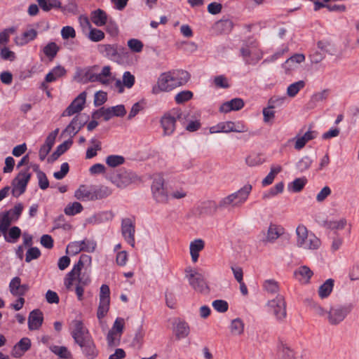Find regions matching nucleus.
Instances as JSON below:
<instances>
[{
  "mask_svg": "<svg viewBox=\"0 0 359 359\" xmlns=\"http://www.w3.org/2000/svg\"><path fill=\"white\" fill-rule=\"evenodd\" d=\"M72 324L74 328L71 335L74 342L80 347L83 355L87 359H95L99 355V350L88 329L81 320H74Z\"/></svg>",
  "mask_w": 359,
  "mask_h": 359,
  "instance_id": "obj_1",
  "label": "nucleus"
},
{
  "mask_svg": "<svg viewBox=\"0 0 359 359\" xmlns=\"http://www.w3.org/2000/svg\"><path fill=\"white\" fill-rule=\"evenodd\" d=\"M189 116L182 111L180 108H174L168 114H165L161 120V126L163 128L164 134L170 135L175 130V123L177 121L184 125V120H187Z\"/></svg>",
  "mask_w": 359,
  "mask_h": 359,
  "instance_id": "obj_2",
  "label": "nucleus"
},
{
  "mask_svg": "<svg viewBox=\"0 0 359 359\" xmlns=\"http://www.w3.org/2000/svg\"><path fill=\"white\" fill-rule=\"evenodd\" d=\"M252 191V185L247 184L237 191L232 193L219 201V206L238 207L243 204L248 199Z\"/></svg>",
  "mask_w": 359,
  "mask_h": 359,
  "instance_id": "obj_3",
  "label": "nucleus"
},
{
  "mask_svg": "<svg viewBox=\"0 0 359 359\" xmlns=\"http://www.w3.org/2000/svg\"><path fill=\"white\" fill-rule=\"evenodd\" d=\"M186 278L194 290L201 293H208L209 287L204 276L196 271L189 267L185 269Z\"/></svg>",
  "mask_w": 359,
  "mask_h": 359,
  "instance_id": "obj_4",
  "label": "nucleus"
},
{
  "mask_svg": "<svg viewBox=\"0 0 359 359\" xmlns=\"http://www.w3.org/2000/svg\"><path fill=\"white\" fill-rule=\"evenodd\" d=\"M248 131L247 126L241 121H226L220 122L216 126L210 128V133H225L230 132L235 133H245Z\"/></svg>",
  "mask_w": 359,
  "mask_h": 359,
  "instance_id": "obj_5",
  "label": "nucleus"
},
{
  "mask_svg": "<svg viewBox=\"0 0 359 359\" xmlns=\"http://www.w3.org/2000/svg\"><path fill=\"white\" fill-rule=\"evenodd\" d=\"M351 312V307L344 305H337L330 308L327 313V320L332 325L341 323Z\"/></svg>",
  "mask_w": 359,
  "mask_h": 359,
  "instance_id": "obj_6",
  "label": "nucleus"
},
{
  "mask_svg": "<svg viewBox=\"0 0 359 359\" xmlns=\"http://www.w3.org/2000/svg\"><path fill=\"white\" fill-rule=\"evenodd\" d=\"M29 167L25 170H22L18 175L13 180L12 185L13 189L12 191L14 196H19L25 193L27 185L31 178V173L29 172Z\"/></svg>",
  "mask_w": 359,
  "mask_h": 359,
  "instance_id": "obj_7",
  "label": "nucleus"
},
{
  "mask_svg": "<svg viewBox=\"0 0 359 359\" xmlns=\"http://www.w3.org/2000/svg\"><path fill=\"white\" fill-rule=\"evenodd\" d=\"M153 197L157 203H165L168 201V193L164 186V179L161 175L154 177L151 184Z\"/></svg>",
  "mask_w": 359,
  "mask_h": 359,
  "instance_id": "obj_8",
  "label": "nucleus"
},
{
  "mask_svg": "<svg viewBox=\"0 0 359 359\" xmlns=\"http://www.w3.org/2000/svg\"><path fill=\"white\" fill-rule=\"evenodd\" d=\"M99 300L97 317L100 320L107 315L109 309L110 289L107 285L103 284L100 287Z\"/></svg>",
  "mask_w": 359,
  "mask_h": 359,
  "instance_id": "obj_9",
  "label": "nucleus"
},
{
  "mask_svg": "<svg viewBox=\"0 0 359 359\" xmlns=\"http://www.w3.org/2000/svg\"><path fill=\"white\" fill-rule=\"evenodd\" d=\"M269 311L278 321H283L287 316L286 304L285 299L281 295H278L275 299L268 302Z\"/></svg>",
  "mask_w": 359,
  "mask_h": 359,
  "instance_id": "obj_10",
  "label": "nucleus"
},
{
  "mask_svg": "<svg viewBox=\"0 0 359 359\" xmlns=\"http://www.w3.org/2000/svg\"><path fill=\"white\" fill-rule=\"evenodd\" d=\"M172 76L169 72L163 73L159 76L157 83L152 88V93L157 95L161 92H168L175 88Z\"/></svg>",
  "mask_w": 359,
  "mask_h": 359,
  "instance_id": "obj_11",
  "label": "nucleus"
},
{
  "mask_svg": "<svg viewBox=\"0 0 359 359\" xmlns=\"http://www.w3.org/2000/svg\"><path fill=\"white\" fill-rule=\"evenodd\" d=\"M97 48L104 57L114 61H118L121 58V52L124 50L117 44H100Z\"/></svg>",
  "mask_w": 359,
  "mask_h": 359,
  "instance_id": "obj_12",
  "label": "nucleus"
},
{
  "mask_svg": "<svg viewBox=\"0 0 359 359\" xmlns=\"http://www.w3.org/2000/svg\"><path fill=\"white\" fill-rule=\"evenodd\" d=\"M121 232L126 242L132 247L135 246V222L130 218H125L121 222Z\"/></svg>",
  "mask_w": 359,
  "mask_h": 359,
  "instance_id": "obj_13",
  "label": "nucleus"
},
{
  "mask_svg": "<svg viewBox=\"0 0 359 359\" xmlns=\"http://www.w3.org/2000/svg\"><path fill=\"white\" fill-rule=\"evenodd\" d=\"M86 93H81L62 112V116H70L80 112L84 107Z\"/></svg>",
  "mask_w": 359,
  "mask_h": 359,
  "instance_id": "obj_14",
  "label": "nucleus"
},
{
  "mask_svg": "<svg viewBox=\"0 0 359 359\" xmlns=\"http://www.w3.org/2000/svg\"><path fill=\"white\" fill-rule=\"evenodd\" d=\"M285 229L278 224H270L267 232L265 235V233L262 231L264 236H265L261 241L264 243H273L280 236L284 234Z\"/></svg>",
  "mask_w": 359,
  "mask_h": 359,
  "instance_id": "obj_15",
  "label": "nucleus"
},
{
  "mask_svg": "<svg viewBox=\"0 0 359 359\" xmlns=\"http://www.w3.org/2000/svg\"><path fill=\"white\" fill-rule=\"evenodd\" d=\"M81 115L74 116L69 124L62 131V135L67 134L72 137L74 136L87 121L86 118L81 120Z\"/></svg>",
  "mask_w": 359,
  "mask_h": 359,
  "instance_id": "obj_16",
  "label": "nucleus"
},
{
  "mask_svg": "<svg viewBox=\"0 0 359 359\" xmlns=\"http://www.w3.org/2000/svg\"><path fill=\"white\" fill-rule=\"evenodd\" d=\"M74 197L82 201H93V186L80 185L74 192Z\"/></svg>",
  "mask_w": 359,
  "mask_h": 359,
  "instance_id": "obj_17",
  "label": "nucleus"
},
{
  "mask_svg": "<svg viewBox=\"0 0 359 359\" xmlns=\"http://www.w3.org/2000/svg\"><path fill=\"white\" fill-rule=\"evenodd\" d=\"M43 322V313L39 309H34L29 313L28 327L30 330H39Z\"/></svg>",
  "mask_w": 359,
  "mask_h": 359,
  "instance_id": "obj_18",
  "label": "nucleus"
},
{
  "mask_svg": "<svg viewBox=\"0 0 359 359\" xmlns=\"http://www.w3.org/2000/svg\"><path fill=\"white\" fill-rule=\"evenodd\" d=\"M171 74V79H172L175 88L182 86L187 83L190 79V74L188 72L182 69H177L173 72H170Z\"/></svg>",
  "mask_w": 359,
  "mask_h": 359,
  "instance_id": "obj_19",
  "label": "nucleus"
},
{
  "mask_svg": "<svg viewBox=\"0 0 359 359\" xmlns=\"http://www.w3.org/2000/svg\"><path fill=\"white\" fill-rule=\"evenodd\" d=\"M313 275V271L305 265L299 266L294 271V278L303 284H308Z\"/></svg>",
  "mask_w": 359,
  "mask_h": 359,
  "instance_id": "obj_20",
  "label": "nucleus"
},
{
  "mask_svg": "<svg viewBox=\"0 0 359 359\" xmlns=\"http://www.w3.org/2000/svg\"><path fill=\"white\" fill-rule=\"evenodd\" d=\"M244 107V102L241 98H233L223 103L219 107V111L228 113L231 111H238Z\"/></svg>",
  "mask_w": 359,
  "mask_h": 359,
  "instance_id": "obj_21",
  "label": "nucleus"
},
{
  "mask_svg": "<svg viewBox=\"0 0 359 359\" xmlns=\"http://www.w3.org/2000/svg\"><path fill=\"white\" fill-rule=\"evenodd\" d=\"M38 36V32L34 29H29L25 31L20 36H16L15 42L18 46H24L34 41Z\"/></svg>",
  "mask_w": 359,
  "mask_h": 359,
  "instance_id": "obj_22",
  "label": "nucleus"
},
{
  "mask_svg": "<svg viewBox=\"0 0 359 359\" xmlns=\"http://www.w3.org/2000/svg\"><path fill=\"white\" fill-rule=\"evenodd\" d=\"M73 144V141L69 139L58 145L55 151L48 158V163L55 161L61 155L65 153Z\"/></svg>",
  "mask_w": 359,
  "mask_h": 359,
  "instance_id": "obj_23",
  "label": "nucleus"
},
{
  "mask_svg": "<svg viewBox=\"0 0 359 359\" xmlns=\"http://www.w3.org/2000/svg\"><path fill=\"white\" fill-rule=\"evenodd\" d=\"M316 133L315 131L308 130L302 136L297 135L294 138V140H295L294 149L297 150H300L302 148H304V146L306 145V144L309 140H313L314 138H316Z\"/></svg>",
  "mask_w": 359,
  "mask_h": 359,
  "instance_id": "obj_24",
  "label": "nucleus"
},
{
  "mask_svg": "<svg viewBox=\"0 0 359 359\" xmlns=\"http://www.w3.org/2000/svg\"><path fill=\"white\" fill-rule=\"evenodd\" d=\"M305 60V56L303 54L296 53L288 58L285 63L283 64V68L286 72H290L296 67L297 64H300Z\"/></svg>",
  "mask_w": 359,
  "mask_h": 359,
  "instance_id": "obj_25",
  "label": "nucleus"
},
{
  "mask_svg": "<svg viewBox=\"0 0 359 359\" xmlns=\"http://www.w3.org/2000/svg\"><path fill=\"white\" fill-rule=\"evenodd\" d=\"M91 20L96 26L102 27L107 23L108 16L104 10L98 8L91 13Z\"/></svg>",
  "mask_w": 359,
  "mask_h": 359,
  "instance_id": "obj_26",
  "label": "nucleus"
},
{
  "mask_svg": "<svg viewBox=\"0 0 359 359\" xmlns=\"http://www.w3.org/2000/svg\"><path fill=\"white\" fill-rule=\"evenodd\" d=\"M233 27V23L231 20L222 19L215 23L213 29L217 34H227L232 30Z\"/></svg>",
  "mask_w": 359,
  "mask_h": 359,
  "instance_id": "obj_27",
  "label": "nucleus"
},
{
  "mask_svg": "<svg viewBox=\"0 0 359 359\" xmlns=\"http://www.w3.org/2000/svg\"><path fill=\"white\" fill-rule=\"evenodd\" d=\"M31 347V341L27 337L21 339L13 348V355L15 357L20 356L23 353L28 351Z\"/></svg>",
  "mask_w": 359,
  "mask_h": 359,
  "instance_id": "obj_28",
  "label": "nucleus"
},
{
  "mask_svg": "<svg viewBox=\"0 0 359 359\" xmlns=\"http://www.w3.org/2000/svg\"><path fill=\"white\" fill-rule=\"evenodd\" d=\"M91 262V257L83 254L81 255L79 261L76 264H75L73 266V269L69 272V276H78L81 274V269H83L85 263H90Z\"/></svg>",
  "mask_w": 359,
  "mask_h": 359,
  "instance_id": "obj_29",
  "label": "nucleus"
},
{
  "mask_svg": "<svg viewBox=\"0 0 359 359\" xmlns=\"http://www.w3.org/2000/svg\"><path fill=\"white\" fill-rule=\"evenodd\" d=\"M66 69L61 65L53 68L46 76L45 82L50 83L63 76L66 74Z\"/></svg>",
  "mask_w": 359,
  "mask_h": 359,
  "instance_id": "obj_30",
  "label": "nucleus"
},
{
  "mask_svg": "<svg viewBox=\"0 0 359 359\" xmlns=\"http://www.w3.org/2000/svg\"><path fill=\"white\" fill-rule=\"evenodd\" d=\"M94 201L105 198L112 194V189L107 186H93Z\"/></svg>",
  "mask_w": 359,
  "mask_h": 359,
  "instance_id": "obj_31",
  "label": "nucleus"
},
{
  "mask_svg": "<svg viewBox=\"0 0 359 359\" xmlns=\"http://www.w3.org/2000/svg\"><path fill=\"white\" fill-rule=\"evenodd\" d=\"M296 234H297V246L298 248H302L305 243V241L307 239L309 236V233L306 227L303 224H299L296 229Z\"/></svg>",
  "mask_w": 359,
  "mask_h": 359,
  "instance_id": "obj_32",
  "label": "nucleus"
},
{
  "mask_svg": "<svg viewBox=\"0 0 359 359\" xmlns=\"http://www.w3.org/2000/svg\"><path fill=\"white\" fill-rule=\"evenodd\" d=\"M320 245V240L315 234L310 233L302 248L313 250L318 249Z\"/></svg>",
  "mask_w": 359,
  "mask_h": 359,
  "instance_id": "obj_33",
  "label": "nucleus"
},
{
  "mask_svg": "<svg viewBox=\"0 0 359 359\" xmlns=\"http://www.w3.org/2000/svg\"><path fill=\"white\" fill-rule=\"evenodd\" d=\"M334 282L333 279L329 278L319 287L318 294L321 299L326 298L330 294L334 287Z\"/></svg>",
  "mask_w": 359,
  "mask_h": 359,
  "instance_id": "obj_34",
  "label": "nucleus"
},
{
  "mask_svg": "<svg viewBox=\"0 0 359 359\" xmlns=\"http://www.w3.org/2000/svg\"><path fill=\"white\" fill-rule=\"evenodd\" d=\"M188 114L189 118L187 120H184V127L185 129L189 132H195L198 130L201 126V123L199 120L193 119V116L191 115L190 113L184 111Z\"/></svg>",
  "mask_w": 359,
  "mask_h": 359,
  "instance_id": "obj_35",
  "label": "nucleus"
},
{
  "mask_svg": "<svg viewBox=\"0 0 359 359\" xmlns=\"http://www.w3.org/2000/svg\"><path fill=\"white\" fill-rule=\"evenodd\" d=\"M59 50L60 47L55 42L48 43L43 48L44 55L48 57L50 60H53Z\"/></svg>",
  "mask_w": 359,
  "mask_h": 359,
  "instance_id": "obj_36",
  "label": "nucleus"
},
{
  "mask_svg": "<svg viewBox=\"0 0 359 359\" xmlns=\"http://www.w3.org/2000/svg\"><path fill=\"white\" fill-rule=\"evenodd\" d=\"M175 331L177 339L185 338L189 334V326L185 321H180L176 325Z\"/></svg>",
  "mask_w": 359,
  "mask_h": 359,
  "instance_id": "obj_37",
  "label": "nucleus"
},
{
  "mask_svg": "<svg viewBox=\"0 0 359 359\" xmlns=\"http://www.w3.org/2000/svg\"><path fill=\"white\" fill-rule=\"evenodd\" d=\"M230 330L232 334H241L244 330V323L243 320L239 318L233 319L230 325Z\"/></svg>",
  "mask_w": 359,
  "mask_h": 359,
  "instance_id": "obj_38",
  "label": "nucleus"
},
{
  "mask_svg": "<svg viewBox=\"0 0 359 359\" xmlns=\"http://www.w3.org/2000/svg\"><path fill=\"white\" fill-rule=\"evenodd\" d=\"M307 182L305 177L296 178L288 185V189L294 193L300 192Z\"/></svg>",
  "mask_w": 359,
  "mask_h": 359,
  "instance_id": "obj_39",
  "label": "nucleus"
},
{
  "mask_svg": "<svg viewBox=\"0 0 359 359\" xmlns=\"http://www.w3.org/2000/svg\"><path fill=\"white\" fill-rule=\"evenodd\" d=\"M83 205L79 202L69 203L64 211L67 215L72 216L80 213L83 210Z\"/></svg>",
  "mask_w": 359,
  "mask_h": 359,
  "instance_id": "obj_40",
  "label": "nucleus"
},
{
  "mask_svg": "<svg viewBox=\"0 0 359 359\" xmlns=\"http://www.w3.org/2000/svg\"><path fill=\"white\" fill-rule=\"evenodd\" d=\"M304 86L305 82L304 81L294 82L287 87V95L289 97H294Z\"/></svg>",
  "mask_w": 359,
  "mask_h": 359,
  "instance_id": "obj_41",
  "label": "nucleus"
},
{
  "mask_svg": "<svg viewBox=\"0 0 359 359\" xmlns=\"http://www.w3.org/2000/svg\"><path fill=\"white\" fill-rule=\"evenodd\" d=\"M106 163L111 168H116L124 163L125 158L120 155H109L106 158Z\"/></svg>",
  "mask_w": 359,
  "mask_h": 359,
  "instance_id": "obj_42",
  "label": "nucleus"
},
{
  "mask_svg": "<svg viewBox=\"0 0 359 359\" xmlns=\"http://www.w3.org/2000/svg\"><path fill=\"white\" fill-rule=\"evenodd\" d=\"M118 174L123 180V183L124 184L125 187L131 184L137 178V176L134 172L126 170H121Z\"/></svg>",
  "mask_w": 359,
  "mask_h": 359,
  "instance_id": "obj_43",
  "label": "nucleus"
},
{
  "mask_svg": "<svg viewBox=\"0 0 359 359\" xmlns=\"http://www.w3.org/2000/svg\"><path fill=\"white\" fill-rule=\"evenodd\" d=\"M50 349L53 353L61 358L67 359L71 356V353L65 346H53Z\"/></svg>",
  "mask_w": 359,
  "mask_h": 359,
  "instance_id": "obj_44",
  "label": "nucleus"
},
{
  "mask_svg": "<svg viewBox=\"0 0 359 359\" xmlns=\"http://www.w3.org/2000/svg\"><path fill=\"white\" fill-rule=\"evenodd\" d=\"M193 97V93L186 90L178 93L175 97V101L177 104H183Z\"/></svg>",
  "mask_w": 359,
  "mask_h": 359,
  "instance_id": "obj_45",
  "label": "nucleus"
},
{
  "mask_svg": "<svg viewBox=\"0 0 359 359\" xmlns=\"http://www.w3.org/2000/svg\"><path fill=\"white\" fill-rule=\"evenodd\" d=\"M12 222V218L9 216V212H4L0 219V231L6 233Z\"/></svg>",
  "mask_w": 359,
  "mask_h": 359,
  "instance_id": "obj_46",
  "label": "nucleus"
},
{
  "mask_svg": "<svg viewBox=\"0 0 359 359\" xmlns=\"http://www.w3.org/2000/svg\"><path fill=\"white\" fill-rule=\"evenodd\" d=\"M21 230L18 226H13L8 232V237L5 234V239L8 243H15L20 236Z\"/></svg>",
  "mask_w": 359,
  "mask_h": 359,
  "instance_id": "obj_47",
  "label": "nucleus"
},
{
  "mask_svg": "<svg viewBox=\"0 0 359 359\" xmlns=\"http://www.w3.org/2000/svg\"><path fill=\"white\" fill-rule=\"evenodd\" d=\"M15 32L14 27H10L4 29L0 32V47L6 46V45L9 41L10 34H12Z\"/></svg>",
  "mask_w": 359,
  "mask_h": 359,
  "instance_id": "obj_48",
  "label": "nucleus"
},
{
  "mask_svg": "<svg viewBox=\"0 0 359 359\" xmlns=\"http://www.w3.org/2000/svg\"><path fill=\"white\" fill-rule=\"evenodd\" d=\"M347 221L345 218H342L339 221H329L326 222V226L330 229H343L346 226Z\"/></svg>",
  "mask_w": 359,
  "mask_h": 359,
  "instance_id": "obj_49",
  "label": "nucleus"
},
{
  "mask_svg": "<svg viewBox=\"0 0 359 359\" xmlns=\"http://www.w3.org/2000/svg\"><path fill=\"white\" fill-rule=\"evenodd\" d=\"M212 307L219 313H224L229 309V304L226 301L223 299H217L212 302Z\"/></svg>",
  "mask_w": 359,
  "mask_h": 359,
  "instance_id": "obj_50",
  "label": "nucleus"
},
{
  "mask_svg": "<svg viewBox=\"0 0 359 359\" xmlns=\"http://www.w3.org/2000/svg\"><path fill=\"white\" fill-rule=\"evenodd\" d=\"M41 256V251L36 247H32L26 252L25 262H30L33 259H36Z\"/></svg>",
  "mask_w": 359,
  "mask_h": 359,
  "instance_id": "obj_51",
  "label": "nucleus"
},
{
  "mask_svg": "<svg viewBox=\"0 0 359 359\" xmlns=\"http://www.w3.org/2000/svg\"><path fill=\"white\" fill-rule=\"evenodd\" d=\"M88 38L94 42H98L104 38V33L95 28H92L89 32Z\"/></svg>",
  "mask_w": 359,
  "mask_h": 359,
  "instance_id": "obj_52",
  "label": "nucleus"
},
{
  "mask_svg": "<svg viewBox=\"0 0 359 359\" xmlns=\"http://www.w3.org/2000/svg\"><path fill=\"white\" fill-rule=\"evenodd\" d=\"M129 48L135 53H140L143 48V43L141 41L136 39H131L128 41Z\"/></svg>",
  "mask_w": 359,
  "mask_h": 359,
  "instance_id": "obj_53",
  "label": "nucleus"
},
{
  "mask_svg": "<svg viewBox=\"0 0 359 359\" xmlns=\"http://www.w3.org/2000/svg\"><path fill=\"white\" fill-rule=\"evenodd\" d=\"M82 250V246L81 245V243L79 241L71 242L67 246L66 252L68 254L71 255H76L79 253Z\"/></svg>",
  "mask_w": 359,
  "mask_h": 359,
  "instance_id": "obj_54",
  "label": "nucleus"
},
{
  "mask_svg": "<svg viewBox=\"0 0 359 359\" xmlns=\"http://www.w3.org/2000/svg\"><path fill=\"white\" fill-rule=\"evenodd\" d=\"M20 285H21V279L19 277H18V276L14 277L11 280V281L10 282V284H9V290H10L11 293L13 296L18 295V291L20 288Z\"/></svg>",
  "mask_w": 359,
  "mask_h": 359,
  "instance_id": "obj_55",
  "label": "nucleus"
},
{
  "mask_svg": "<svg viewBox=\"0 0 359 359\" xmlns=\"http://www.w3.org/2000/svg\"><path fill=\"white\" fill-rule=\"evenodd\" d=\"M312 162L313 161L309 156H305L297 162V167L299 170H306L310 168Z\"/></svg>",
  "mask_w": 359,
  "mask_h": 359,
  "instance_id": "obj_56",
  "label": "nucleus"
},
{
  "mask_svg": "<svg viewBox=\"0 0 359 359\" xmlns=\"http://www.w3.org/2000/svg\"><path fill=\"white\" fill-rule=\"evenodd\" d=\"M59 131H60V129L56 128L53 132H51L47 136V137L45 140V143L43 144V146L51 149L53 146L54 145L55 138H56L57 135H58Z\"/></svg>",
  "mask_w": 359,
  "mask_h": 359,
  "instance_id": "obj_57",
  "label": "nucleus"
},
{
  "mask_svg": "<svg viewBox=\"0 0 359 359\" xmlns=\"http://www.w3.org/2000/svg\"><path fill=\"white\" fill-rule=\"evenodd\" d=\"M80 243L84 252H93L96 248V243L93 240L84 239Z\"/></svg>",
  "mask_w": 359,
  "mask_h": 359,
  "instance_id": "obj_58",
  "label": "nucleus"
},
{
  "mask_svg": "<svg viewBox=\"0 0 359 359\" xmlns=\"http://www.w3.org/2000/svg\"><path fill=\"white\" fill-rule=\"evenodd\" d=\"M61 36L63 39H74L76 37V32L73 27L65 26L62 28Z\"/></svg>",
  "mask_w": 359,
  "mask_h": 359,
  "instance_id": "obj_59",
  "label": "nucleus"
},
{
  "mask_svg": "<svg viewBox=\"0 0 359 359\" xmlns=\"http://www.w3.org/2000/svg\"><path fill=\"white\" fill-rule=\"evenodd\" d=\"M286 100L285 96L278 97V96H273L268 101V104H269V108H276L278 107H280L283 105L284 102Z\"/></svg>",
  "mask_w": 359,
  "mask_h": 359,
  "instance_id": "obj_60",
  "label": "nucleus"
},
{
  "mask_svg": "<svg viewBox=\"0 0 359 359\" xmlns=\"http://www.w3.org/2000/svg\"><path fill=\"white\" fill-rule=\"evenodd\" d=\"M0 55L5 60L13 61L15 59V53L10 50L6 46L1 48Z\"/></svg>",
  "mask_w": 359,
  "mask_h": 359,
  "instance_id": "obj_61",
  "label": "nucleus"
},
{
  "mask_svg": "<svg viewBox=\"0 0 359 359\" xmlns=\"http://www.w3.org/2000/svg\"><path fill=\"white\" fill-rule=\"evenodd\" d=\"M264 287L270 293H276L278 291V283L273 280H266L264 283Z\"/></svg>",
  "mask_w": 359,
  "mask_h": 359,
  "instance_id": "obj_62",
  "label": "nucleus"
},
{
  "mask_svg": "<svg viewBox=\"0 0 359 359\" xmlns=\"http://www.w3.org/2000/svg\"><path fill=\"white\" fill-rule=\"evenodd\" d=\"M123 83L128 88H132L135 83V76L130 72H125L123 75Z\"/></svg>",
  "mask_w": 359,
  "mask_h": 359,
  "instance_id": "obj_63",
  "label": "nucleus"
},
{
  "mask_svg": "<svg viewBox=\"0 0 359 359\" xmlns=\"http://www.w3.org/2000/svg\"><path fill=\"white\" fill-rule=\"evenodd\" d=\"M37 177L40 189H41L42 190L46 189L49 187V181L45 172L42 171H39Z\"/></svg>",
  "mask_w": 359,
  "mask_h": 359,
  "instance_id": "obj_64",
  "label": "nucleus"
}]
</instances>
